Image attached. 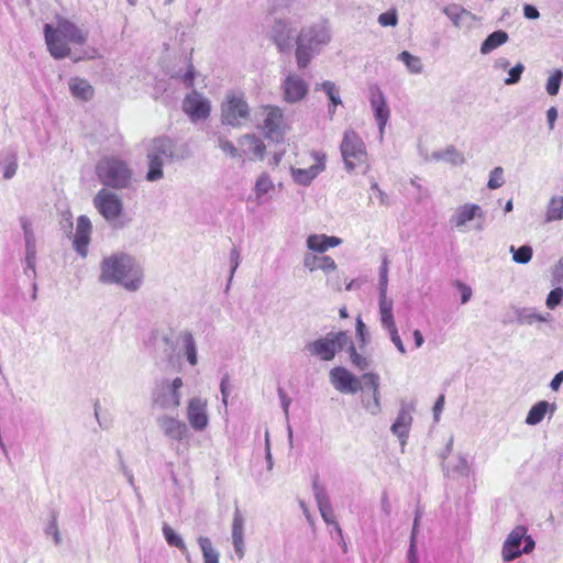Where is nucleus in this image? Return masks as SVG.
I'll return each mask as SVG.
<instances>
[{
	"label": "nucleus",
	"mask_w": 563,
	"mask_h": 563,
	"mask_svg": "<svg viewBox=\"0 0 563 563\" xmlns=\"http://www.w3.org/2000/svg\"><path fill=\"white\" fill-rule=\"evenodd\" d=\"M444 407V395H440L433 406V417L438 421Z\"/></svg>",
	"instance_id": "obj_61"
},
{
	"label": "nucleus",
	"mask_w": 563,
	"mask_h": 563,
	"mask_svg": "<svg viewBox=\"0 0 563 563\" xmlns=\"http://www.w3.org/2000/svg\"><path fill=\"white\" fill-rule=\"evenodd\" d=\"M261 117L262 123L258 126L265 137L277 143L280 142L286 132L282 109L276 106H265L262 108Z\"/></svg>",
	"instance_id": "obj_8"
},
{
	"label": "nucleus",
	"mask_w": 563,
	"mask_h": 563,
	"mask_svg": "<svg viewBox=\"0 0 563 563\" xmlns=\"http://www.w3.org/2000/svg\"><path fill=\"white\" fill-rule=\"evenodd\" d=\"M331 42V29L327 21L303 26L296 38V62L299 69H306L311 59Z\"/></svg>",
	"instance_id": "obj_3"
},
{
	"label": "nucleus",
	"mask_w": 563,
	"mask_h": 563,
	"mask_svg": "<svg viewBox=\"0 0 563 563\" xmlns=\"http://www.w3.org/2000/svg\"><path fill=\"white\" fill-rule=\"evenodd\" d=\"M453 476L468 477L471 473V466L466 457L460 455L456 462L448 471Z\"/></svg>",
	"instance_id": "obj_43"
},
{
	"label": "nucleus",
	"mask_w": 563,
	"mask_h": 563,
	"mask_svg": "<svg viewBox=\"0 0 563 563\" xmlns=\"http://www.w3.org/2000/svg\"><path fill=\"white\" fill-rule=\"evenodd\" d=\"M342 240L325 234H311L307 239V247L312 252L324 253L329 249L339 246Z\"/></svg>",
	"instance_id": "obj_27"
},
{
	"label": "nucleus",
	"mask_w": 563,
	"mask_h": 563,
	"mask_svg": "<svg viewBox=\"0 0 563 563\" xmlns=\"http://www.w3.org/2000/svg\"><path fill=\"white\" fill-rule=\"evenodd\" d=\"M321 89L327 93L329 99L332 102V108L329 109L330 114H334L336 106L341 104V98L339 96V90L334 82L324 81L320 85Z\"/></svg>",
	"instance_id": "obj_40"
},
{
	"label": "nucleus",
	"mask_w": 563,
	"mask_h": 563,
	"mask_svg": "<svg viewBox=\"0 0 563 563\" xmlns=\"http://www.w3.org/2000/svg\"><path fill=\"white\" fill-rule=\"evenodd\" d=\"M2 176L4 179L14 177L18 170V158L15 154H9L1 163Z\"/></svg>",
	"instance_id": "obj_42"
},
{
	"label": "nucleus",
	"mask_w": 563,
	"mask_h": 563,
	"mask_svg": "<svg viewBox=\"0 0 563 563\" xmlns=\"http://www.w3.org/2000/svg\"><path fill=\"white\" fill-rule=\"evenodd\" d=\"M349 343H350L349 353H350L351 362L355 366H357L360 369H365L368 366L367 360L356 352V349L352 342L349 341Z\"/></svg>",
	"instance_id": "obj_50"
},
{
	"label": "nucleus",
	"mask_w": 563,
	"mask_h": 563,
	"mask_svg": "<svg viewBox=\"0 0 563 563\" xmlns=\"http://www.w3.org/2000/svg\"><path fill=\"white\" fill-rule=\"evenodd\" d=\"M244 539V518L239 510L233 515L232 520V540Z\"/></svg>",
	"instance_id": "obj_45"
},
{
	"label": "nucleus",
	"mask_w": 563,
	"mask_h": 563,
	"mask_svg": "<svg viewBox=\"0 0 563 563\" xmlns=\"http://www.w3.org/2000/svg\"><path fill=\"white\" fill-rule=\"evenodd\" d=\"M222 123L233 128L242 126L250 117V108L246 101L239 96H227L221 109Z\"/></svg>",
	"instance_id": "obj_9"
},
{
	"label": "nucleus",
	"mask_w": 563,
	"mask_h": 563,
	"mask_svg": "<svg viewBox=\"0 0 563 563\" xmlns=\"http://www.w3.org/2000/svg\"><path fill=\"white\" fill-rule=\"evenodd\" d=\"M99 280L120 285L128 291H136L143 284V268L128 254H112L101 262Z\"/></svg>",
	"instance_id": "obj_1"
},
{
	"label": "nucleus",
	"mask_w": 563,
	"mask_h": 563,
	"mask_svg": "<svg viewBox=\"0 0 563 563\" xmlns=\"http://www.w3.org/2000/svg\"><path fill=\"white\" fill-rule=\"evenodd\" d=\"M378 23L382 26H396L397 23H398L397 11L391 9V10H389L387 12H384V13L379 14Z\"/></svg>",
	"instance_id": "obj_51"
},
{
	"label": "nucleus",
	"mask_w": 563,
	"mask_h": 563,
	"mask_svg": "<svg viewBox=\"0 0 563 563\" xmlns=\"http://www.w3.org/2000/svg\"><path fill=\"white\" fill-rule=\"evenodd\" d=\"M183 387L184 380L179 376L162 379L152 391L153 405L162 410L177 409L181 404Z\"/></svg>",
	"instance_id": "obj_6"
},
{
	"label": "nucleus",
	"mask_w": 563,
	"mask_h": 563,
	"mask_svg": "<svg viewBox=\"0 0 563 563\" xmlns=\"http://www.w3.org/2000/svg\"><path fill=\"white\" fill-rule=\"evenodd\" d=\"M330 382L336 390L344 394H356L361 390V380L344 367H334L329 373Z\"/></svg>",
	"instance_id": "obj_18"
},
{
	"label": "nucleus",
	"mask_w": 563,
	"mask_h": 563,
	"mask_svg": "<svg viewBox=\"0 0 563 563\" xmlns=\"http://www.w3.org/2000/svg\"><path fill=\"white\" fill-rule=\"evenodd\" d=\"M562 219H563V196H553L547 206L544 221L547 223H549V222L559 221Z\"/></svg>",
	"instance_id": "obj_34"
},
{
	"label": "nucleus",
	"mask_w": 563,
	"mask_h": 563,
	"mask_svg": "<svg viewBox=\"0 0 563 563\" xmlns=\"http://www.w3.org/2000/svg\"><path fill=\"white\" fill-rule=\"evenodd\" d=\"M553 278L555 283L561 285L560 287H563V263L559 262L553 271Z\"/></svg>",
	"instance_id": "obj_64"
},
{
	"label": "nucleus",
	"mask_w": 563,
	"mask_h": 563,
	"mask_svg": "<svg viewBox=\"0 0 563 563\" xmlns=\"http://www.w3.org/2000/svg\"><path fill=\"white\" fill-rule=\"evenodd\" d=\"M35 261H36V249H26L25 250V274H29V271L35 275Z\"/></svg>",
	"instance_id": "obj_56"
},
{
	"label": "nucleus",
	"mask_w": 563,
	"mask_h": 563,
	"mask_svg": "<svg viewBox=\"0 0 563 563\" xmlns=\"http://www.w3.org/2000/svg\"><path fill=\"white\" fill-rule=\"evenodd\" d=\"M271 37L279 52H288L292 47L294 29L288 21L276 20L271 30Z\"/></svg>",
	"instance_id": "obj_25"
},
{
	"label": "nucleus",
	"mask_w": 563,
	"mask_h": 563,
	"mask_svg": "<svg viewBox=\"0 0 563 563\" xmlns=\"http://www.w3.org/2000/svg\"><path fill=\"white\" fill-rule=\"evenodd\" d=\"M198 543L202 552L203 563H219V552L213 548L208 537H199Z\"/></svg>",
	"instance_id": "obj_37"
},
{
	"label": "nucleus",
	"mask_w": 563,
	"mask_h": 563,
	"mask_svg": "<svg viewBox=\"0 0 563 563\" xmlns=\"http://www.w3.org/2000/svg\"><path fill=\"white\" fill-rule=\"evenodd\" d=\"M413 409L415 408L412 405L407 404V402H401V407L398 412V416L390 428L391 432L399 439L400 445L402 449L405 448V445L407 443L409 430H410V427H411V423L413 420L412 419Z\"/></svg>",
	"instance_id": "obj_19"
},
{
	"label": "nucleus",
	"mask_w": 563,
	"mask_h": 563,
	"mask_svg": "<svg viewBox=\"0 0 563 563\" xmlns=\"http://www.w3.org/2000/svg\"><path fill=\"white\" fill-rule=\"evenodd\" d=\"M99 181L112 189H126L133 183V170L128 163L118 157L108 156L101 158L96 166Z\"/></svg>",
	"instance_id": "obj_4"
},
{
	"label": "nucleus",
	"mask_w": 563,
	"mask_h": 563,
	"mask_svg": "<svg viewBox=\"0 0 563 563\" xmlns=\"http://www.w3.org/2000/svg\"><path fill=\"white\" fill-rule=\"evenodd\" d=\"M147 172L145 179L150 183H155L164 178V162L162 158H156L151 153H146Z\"/></svg>",
	"instance_id": "obj_30"
},
{
	"label": "nucleus",
	"mask_w": 563,
	"mask_h": 563,
	"mask_svg": "<svg viewBox=\"0 0 563 563\" xmlns=\"http://www.w3.org/2000/svg\"><path fill=\"white\" fill-rule=\"evenodd\" d=\"M398 58L407 66L410 73L420 74L422 71L423 67L420 58L411 55L409 52H401Z\"/></svg>",
	"instance_id": "obj_41"
},
{
	"label": "nucleus",
	"mask_w": 563,
	"mask_h": 563,
	"mask_svg": "<svg viewBox=\"0 0 563 563\" xmlns=\"http://www.w3.org/2000/svg\"><path fill=\"white\" fill-rule=\"evenodd\" d=\"M284 100L295 103L303 99L308 92V85L297 74H289L283 82Z\"/></svg>",
	"instance_id": "obj_21"
},
{
	"label": "nucleus",
	"mask_w": 563,
	"mask_h": 563,
	"mask_svg": "<svg viewBox=\"0 0 563 563\" xmlns=\"http://www.w3.org/2000/svg\"><path fill=\"white\" fill-rule=\"evenodd\" d=\"M312 157L314 164L308 168H290V174L294 181L301 186H308L312 180L325 169V154L321 152H313Z\"/></svg>",
	"instance_id": "obj_16"
},
{
	"label": "nucleus",
	"mask_w": 563,
	"mask_h": 563,
	"mask_svg": "<svg viewBox=\"0 0 563 563\" xmlns=\"http://www.w3.org/2000/svg\"><path fill=\"white\" fill-rule=\"evenodd\" d=\"M509 36L507 32L498 30L487 36V38L481 45V53L483 55L489 54L497 47L507 43Z\"/></svg>",
	"instance_id": "obj_31"
},
{
	"label": "nucleus",
	"mask_w": 563,
	"mask_h": 563,
	"mask_svg": "<svg viewBox=\"0 0 563 563\" xmlns=\"http://www.w3.org/2000/svg\"><path fill=\"white\" fill-rule=\"evenodd\" d=\"M550 318V313L541 314L536 312H523L519 314V321L523 324H532L536 321L548 322Z\"/></svg>",
	"instance_id": "obj_48"
},
{
	"label": "nucleus",
	"mask_w": 563,
	"mask_h": 563,
	"mask_svg": "<svg viewBox=\"0 0 563 563\" xmlns=\"http://www.w3.org/2000/svg\"><path fill=\"white\" fill-rule=\"evenodd\" d=\"M183 110L190 121L197 123L205 121L211 111L210 101L197 91L187 95L183 101Z\"/></svg>",
	"instance_id": "obj_13"
},
{
	"label": "nucleus",
	"mask_w": 563,
	"mask_h": 563,
	"mask_svg": "<svg viewBox=\"0 0 563 563\" xmlns=\"http://www.w3.org/2000/svg\"><path fill=\"white\" fill-rule=\"evenodd\" d=\"M562 77H563V71L561 69H558L548 78L547 92L550 96L558 95Z\"/></svg>",
	"instance_id": "obj_46"
},
{
	"label": "nucleus",
	"mask_w": 563,
	"mask_h": 563,
	"mask_svg": "<svg viewBox=\"0 0 563 563\" xmlns=\"http://www.w3.org/2000/svg\"><path fill=\"white\" fill-rule=\"evenodd\" d=\"M483 219H484V212L478 205L465 203V205L459 206L454 210L453 214L450 218V223L456 230L464 232L466 225L470 222L476 221L474 229L477 231H482L483 230Z\"/></svg>",
	"instance_id": "obj_10"
},
{
	"label": "nucleus",
	"mask_w": 563,
	"mask_h": 563,
	"mask_svg": "<svg viewBox=\"0 0 563 563\" xmlns=\"http://www.w3.org/2000/svg\"><path fill=\"white\" fill-rule=\"evenodd\" d=\"M523 70H525L523 64L518 63L516 66H514L509 70V77L505 79V84L506 85L517 84L520 80Z\"/></svg>",
	"instance_id": "obj_54"
},
{
	"label": "nucleus",
	"mask_w": 563,
	"mask_h": 563,
	"mask_svg": "<svg viewBox=\"0 0 563 563\" xmlns=\"http://www.w3.org/2000/svg\"><path fill=\"white\" fill-rule=\"evenodd\" d=\"M443 12L456 27H461L464 16L470 15L467 10L457 4H450L445 7Z\"/></svg>",
	"instance_id": "obj_39"
},
{
	"label": "nucleus",
	"mask_w": 563,
	"mask_h": 563,
	"mask_svg": "<svg viewBox=\"0 0 563 563\" xmlns=\"http://www.w3.org/2000/svg\"><path fill=\"white\" fill-rule=\"evenodd\" d=\"M504 185V169L501 167H495L490 172L489 180L487 183V187L489 189H497Z\"/></svg>",
	"instance_id": "obj_49"
},
{
	"label": "nucleus",
	"mask_w": 563,
	"mask_h": 563,
	"mask_svg": "<svg viewBox=\"0 0 563 563\" xmlns=\"http://www.w3.org/2000/svg\"><path fill=\"white\" fill-rule=\"evenodd\" d=\"M274 188H275L274 183L271 179V177L268 176V174H266V173L261 174L256 178L254 189H253L257 205H262L264 201L263 200L264 196H266L267 194L273 191Z\"/></svg>",
	"instance_id": "obj_32"
},
{
	"label": "nucleus",
	"mask_w": 563,
	"mask_h": 563,
	"mask_svg": "<svg viewBox=\"0 0 563 563\" xmlns=\"http://www.w3.org/2000/svg\"><path fill=\"white\" fill-rule=\"evenodd\" d=\"M512 260L519 264H527L532 257V249L528 245L520 246L519 249L510 247Z\"/></svg>",
	"instance_id": "obj_44"
},
{
	"label": "nucleus",
	"mask_w": 563,
	"mask_h": 563,
	"mask_svg": "<svg viewBox=\"0 0 563 563\" xmlns=\"http://www.w3.org/2000/svg\"><path fill=\"white\" fill-rule=\"evenodd\" d=\"M162 531L166 542L170 547L179 549L184 554H186V558L189 561V554L184 539L167 523L163 525Z\"/></svg>",
	"instance_id": "obj_35"
},
{
	"label": "nucleus",
	"mask_w": 563,
	"mask_h": 563,
	"mask_svg": "<svg viewBox=\"0 0 563 563\" xmlns=\"http://www.w3.org/2000/svg\"><path fill=\"white\" fill-rule=\"evenodd\" d=\"M69 91L76 99L88 101L92 99L95 90L88 80L79 77L70 78L68 82Z\"/></svg>",
	"instance_id": "obj_29"
},
{
	"label": "nucleus",
	"mask_w": 563,
	"mask_h": 563,
	"mask_svg": "<svg viewBox=\"0 0 563 563\" xmlns=\"http://www.w3.org/2000/svg\"><path fill=\"white\" fill-rule=\"evenodd\" d=\"M156 424L164 437L174 441H183L190 433L189 427L185 421L168 413L159 415L156 418Z\"/></svg>",
	"instance_id": "obj_14"
},
{
	"label": "nucleus",
	"mask_w": 563,
	"mask_h": 563,
	"mask_svg": "<svg viewBox=\"0 0 563 563\" xmlns=\"http://www.w3.org/2000/svg\"><path fill=\"white\" fill-rule=\"evenodd\" d=\"M378 308L379 313L393 311V300L387 298V291L379 292Z\"/></svg>",
	"instance_id": "obj_57"
},
{
	"label": "nucleus",
	"mask_w": 563,
	"mask_h": 563,
	"mask_svg": "<svg viewBox=\"0 0 563 563\" xmlns=\"http://www.w3.org/2000/svg\"><path fill=\"white\" fill-rule=\"evenodd\" d=\"M145 151L156 158H162L164 163L181 158L176 152L175 142L167 136H157L148 140Z\"/></svg>",
	"instance_id": "obj_17"
},
{
	"label": "nucleus",
	"mask_w": 563,
	"mask_h": 563,
	"mask_svg": "<svg viewBox=\"0 0 563 563\" xmlns=\"http://www.w3.org/2000/svg\"><path fill=\"white\" fill-rule=\"evenodd\" d=\"M432 157L437 161H444L453 165H459L464 162L463 156L453 146H449L444 151L434 152Z\"/></svg>",
	"instance_id": "obj_38"
},
{
	"label": "nucleus",
	"mask_w": 563,
	"mask_h": 563,
	"mask_svg": "<svg viewBox=\"0 0 563 563\" xmlns=\"http://www.w3.org/2000/svg\"><path fill=\"white\" fill-rule=\"evenodd\" d=\"M341 156L345 169L351 173L357 167L369 168L368 154L361 136L352 129L344 131L340 145Z\"/></svg>",
	"instance_id": "obj_5"
},
{
	"label": "nucleus",
	"mask_w": 563,
	"mask_h": 563,
	"mask_svg": "<svg viewBox=\"0 0 563 563\" xmlns=\"http://www.w3.org/2000/svg\"><path fill=\"white\" fill-rule=\"evenodd\" d=\"M364 385L372 390V400L362 398V404L366 411L372 416H377L382 411L380 393H379V376L374 373H366L362 376Z\"/></svg>",
	"instance_id": "obj_24"
},
{
	"label": "nucleus",
	"mask_w": 563,
	"mask_h": 563,
	"mask_svg": "<svg viewBox=\"0 0 563 563\" xmlns=\"http://www.w3.org/2000/svg\"><path fill=\"white\" fill-rule=\"evenodd\" d=\"M180 340L183 343L184 355L186 356L188 363L192 366L197 365V345L192 334L190 332H184L180 335Z\"/></svg>",
	"instance_id": "obj_33"
},
{
	"label": "nucleus",
	"mask_w": 563,
	"mask_h": 563,
	"mask_svg": "<svg viewBox=\"0 0 563 563\" xmlns=\"http://www.w3.org/2000/svg\"><path fill=\"white\" fill-rule=\"evenodd\" d=\"M208 401L201 397H192L186 407V418L189 426L198 432L205 431L209 424Z\"/></svg>",
	"instance_id": "obj_15"
},
{
	"label": "nucleus",
	"mask_w": 563,
	"mask_h": 563,
	"mask_svg": "<svg viewBox=\"0 0 563 563\" xmlns=\"http://www.w3.org/2000/svg\"><path fill=\"white\" fill-rule=\"evenodd\" d=\"M456 286L457 288L461 290V301L462 303H466L471 297H472V289L470 286L461 283V282H457L456 283Z\"/></svg>",
	"instance_id": "obj_59"
},
{
	"label": "nucleus",
	"mask_w": 563,
	"mask_h": 563,
	"mask_svg": "<svg viewBox=\"0 0 563 563\" xmlns=\"http://www.w3.org/2000/svg\"><path fill=\"white\" fill-rule=\"evenodd\" d=\"M92 232L91 221L87 216H80L77 219L76 231L73 239V246L78 255L86 257L88 254V245Z\"/></svg>",
	"instance_id": "obj_20"
},
{
	"label": "nucleus",
	"mask_w": 563,
	"mask_h": 563,
	"mask_svg": "<svg viewBox=\"0 0 563 563\" xmlns=\"http://www.w3.org/2000/svg\"><path fill=\"white\" fill-rule=\"evenodd\" d=\"M349 344V335L344 331L330 332L325 336L306 344V351L322 361H331L338 351Z\"/></svg>",
	"instance_id": "obj_7"
},
{
	"label": "nucleus",
	"mask_w": 563,
	"mask_h": 563,
	"mask_svg": "<svg viewBox=\"0 0 563 563\" xmlns=\"http://www.w3.org/2000/svg\"><path fill=\"white\" fill-rule=\"evenodd\" d=\"M407 560H418L417 539L410 538Z\"/></svg>",
	"instance_id": "obj_63"
},
{
	"label": "nucleus",
	"mask_w": 563,
	"mask_h": 563,
	"mask_svg": "<svg viewBox=\"0 0 563 563\" xmlns=\"http://www.w3.org/2000/svg\"><path fill=\"white\" fill-rule=\"evenodd\" d=\"M230 262H231V272H230L229 284L227 286V289L230 287L232 278L234 276V273L240 265V252L236 247H233L230 252Z\"/></svg>",
	"instance_id": "obj_55"
},
{
	"label": "nucleus",
	"mask_w": 563,
	"mask_h": 563,
	"mask_svg": "<svg viewBox=\"0 0 563 563\" xmlns=\"http://www.w3.org/2000/svg\"><path fill=\"white\" fill-rule=\"evenodd\" d=\"M527 531L528 529L525 526H517L510 531L503 545L501 555L504 561H512L522 554L520 544Z\"/></svg>",
	"instance_id": "obj_23"
},
{
	"label": "nucleus",
	"mask_w": 563,
	"mask_h": 563,
	"mask_svg": "<svg viewBox=\"0 0 563 563\" xmlns=\"http://www.w3.org/2000/svg\"><path fill=\"white\" fill-rule=\"evenodd\" d=\"M563 300V287L552 289L545 300V306L550 310H554Z\"/></svg>",
	"instance_id": "obj_47"
},
{
	"label": "nucleus",
	"mask_w": 563,
	"mask_h": 563,
	"mask_svg": "<svg viewBox=\"0 0 563 563\" xmlns=\"http://www.w3.org/2000/svg\"><path fill=\"white\" fill-rule=\"evenodd\" d=\"M44 37L49 54L55 59H63L70 56L69 44H86L88 31L66 18L58 16L55 24L44 25Z\"/></svg>",
	"instance_id": "obj_2"
},
{
	"label": "nucleus",
	"mask_w": 563,
	"mask_h": 563,
	"mask_svg": "<svg viewBox=\"0 0 563 563\" xmlns=\"http://www.w3.org/2000/svg\"><path fill=\"white\" fill-rule=\"evenodd\" d=\"M523 15L529 20H534L540 16L539 11L531 4L523 5Z\"/></svg>",
	"instance_id": "obj_62"
},
{
	"label": "nucleus",
	"mask_w": 563,
	"mask_h": 563,
	"mask_svg": "<svg viewBox=\"0 0 563 563\" xmlns=\"http://www.w3.org/2000/svg\"><path fill=\"white\" fill-rule=\"evenodd\" d=\"M303 266L309 272H314L317 269H320L324 273H331L336 269V264L333 258L330 256H318L313 254H306L303 257Z\"/></svg>",
	"instance_id": "obj_28"
},
{
	"label": "nucleus",
	"mask_w": 563,
	"mask_h": 563,
	"mask_svg": "<svg viewBox=\"0 0 563 563\" xmlns=\"http://www.w3.org/2000/svg\"><path fill=\"white\" fill-rule=\"evenodd\" d=\"M96 209L107 221L118 219L123 212L121 198L113 191L102 188L93 198Z\"/></svg>",
	"instance_id": "obj_11"
},
{
	"label": "nucleus",
	"mask_w": 563,
	"mask_h": 563,
	"mask_svg": "<svg viewBox=\"0 0 563 563\" xmlns=\"http://www.w3.org/2000/svg\"><path fill=\"white\" fill-rule=\"evenodd\" d=\"M219 147L232 158H240V147L234 146L232 142L223 137L219 139Z\"/></svg>",
	"instance_id": "obj_52"
},
{
	"label": "nucleus",
	"mask_w": 563,
	"mask_h": 563,
	"mask_svg": "<svg viewBox=\"0 0 563 563\" xmlns=\"http://www.w3.org/2000/svg\"><path fill=\"white\" fill-rule=\"evenodd\" d=\"M379 319H380L382 327L384 329L393 328L394 325H396L393 311L391 312H380Z\"/></svg>",
	"instance_id": "obj_58"
},
{
	"label": "nucleus",
	"mask_w": 563,
	"mask_h": 563,
	"mask_svg": "<svg viewBox=\"0 0 563 563\" xmlns=\"http://www.w3.org/2000/svg\"><path fill=\"white\" fill-rule=\"evenodd\" d=\"M240 158L260 159L265 156L266 146L263 141L254 134H245L238 140Z\"/></svg>",
	"instance_id": "obj_22"
},
{
	"label": "nucleus",
	"mask_w": 563,
	"mask_h": 563,
	"mask_svg": "<svg viewBox=\"0 0 563 563\" xmlns=\"http://www.w3.org/2000/svg\"><path fill=\"white\" fill-rule=\"evenodd\" d=\"M388 287V261L387 258L383 260L382 266L379 268V292L387 291Z\"/></svg>",
	"instance_id": "obj_53"
},
{
	"label": "nucleus",
	"mask_w": 563,
	"mask_h": 563,
	"mask_svg": "<svg viewBox=\"0 0 563 563\" xmlns=\"http://www.w3.org/2000/svg\"><path fill=\"white\" fill-rule=\"evenodd\" d=\"M278 395H279V398H280V402H282V407H283L284 413H285L286 417H288L289 406H290L291 399L286 395V393L282 388L278 389Z\"/></svg>",
	"instance_id": "obj_60"
},
{
	"label": "nucleus",
	"mask_w": 563,
	"mask_h": 563,
	"mask_svg": "<svg viewBox=\"0 0 563 563\" xmlns=\"http://www.w3.org/2000/svg\"><path fill=\"white\" fill-rule=\"evenodd\" d=\"M313 496L321 515V518L327 525L335 523V516L333 508L330 503L329 495L325 488L319 485L317 482L312 484Z\"/></svg>",
	"instance_id": "obj_26"
},
{
	"label": "nucleus",
	"mask_w": 563,
	"mask_h": 563,
	"mask_svg": "<svg viewBox=\"0 0 563 563\" xmlns=\"http://www.w3.org/2000/svg\"><path fill=\"white\" fill-rule=\"evenodd\" d=\"M368 93L369 104L378 125L379 135L383 137L385 126L390 117V110L382 89L376 84L369 86Z\"/></svg>",
	"instance_id": "obj_12"
},
{
	"label": "nucleus",
	"mask_w": 563,
	"mask_h": 563,
	"mask_svg": "<svg viewBox=\"0 0 563 563\" xmlns=\"http://www.w3.org/2000/svg\"><path fill=\"white\" fill-rule=\"evenodd\" d=\"M550 404L545 400L537 402L529 410L526 418V423L529 426H536L540 423L544 419V416L548 412Z\"/></svg>",
	"instance_id": "obj_36"
}]
</instances>
